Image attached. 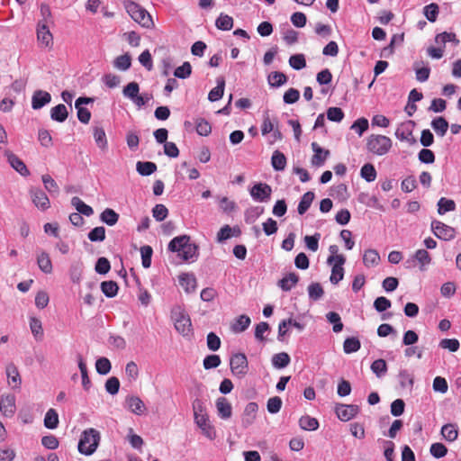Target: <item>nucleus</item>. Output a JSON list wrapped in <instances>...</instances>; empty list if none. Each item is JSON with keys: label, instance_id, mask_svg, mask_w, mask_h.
<instances>
[{"label": "nucleus", "instance_id": "obj_1", "mask_svg": "<svg viewBox=\"0 0 461 461\" xmlns=\"http://www.w3.org/2000/svg\"><path fill=\"white\" fill-rule=\"evenodd\" d=\"M99 441L100 433L95 429L84 430L77 446L79 453L86 456L92 455L96 450Z\"/></svg>", "mask_w": 461, "mask_h": 461}, {"label": "nucleus", "instance_id": "obj_2", "mask_svg": "<svg viewBox=\"0 0 461 461\" xmlns=\"http://www.w3.org/2000/svg\"><path fill=\"white\" fill-rule=\"evenodd\" d=\"M171 319L181 335L187 337L193 333L191 319L181 306L176 305L172 309Z\"/></svg>", "mask_w": 461, "mask_h": 461}, {"label": "nucleus", "instance_id": "obj_3", "mask_svg": "<svg viewBox=\"0 0 461 461\" xmlns=\"http://www.w3.org/2000/svg\"><path fill=\"white\" fill-rule=\"evenodd\" d=\"M123 3L126 12L136 23L144 28L153 26L154 23L151 15L147 10L133 1H124Z\"/></svg>", "mask_w": 461, "mask_h": 461}, {"label": "nucleus", "instance_id": "obj_4", "mask_svg": "<svg viewBox=\"0 0 461 461\" xmlns=\"http://www.w3.org/2000/svg\"><path fill=\"white\" fill-rule=\"evenodd\" d=\"M392 148V140L384 135H370L366 140V149L377 156L385 155Z\"/></svg>", "mask_w": 461, "mask_h": 461}, {"label": "nucleus", "instance_id": "obj_5", "mask_svg": "<svg viewBox=\"0 0 461 461\" xmlns=\"http://www.w3.org/2000/svg\"><path fill=\"white\" fill-rule=\"evenodd\" d=\"M346 262V258L343 255L330 256L327 259L329 265H333L331 269V275L330 281L333 285H337L343 279L344 268L343 265Z\"/></svg>", "mask_w": 461, "mask_h": 461}, {"label": "nucleus", "instance_id": "obj_6", "mask_svg": "<svg viewBox=\"0 0 461 461\" xmlns=\"http://www.w3.org/2000/svg\"><path fill=\"white\" fill-rule=\"evenodd\" d=\"M231 373L240 378L244 377L249 372V362L243 353H236L230 359Z\"/></svg>", "mask_w": 461, "mask_h": 461}, {"label": "nucleus", "instance_id": "obj_7", "mask_svg": "<svg viewBox=\"0 0 461 461\" xmlns=\"http://www.w3.org/2000/svg\"><path fill=\"white\" fill-rule=\"evenodd\" d=\"M431 230L438 239L443 240H451L456 237V230L440 221H431Z\"/></svg>", "mask_w": 461, "mask_h": 461}, {"label": "nucleus", "instance_id": "obj_8", "mask_svg": "<svg viewBox=\"0 0 461 461\" xmlns=\"http://www.w3.org/2000/svg\"><path fill=\"white\" fill-rule=\"evenodd\" d=\"M249 194L254 201L265 203L269 201L272 188L266 183H258L250 188Z\"/></svg>", "mask_w": 461, "mask_h": 461}, {"label": "nucleus", "instance_id": "obj_9", "mask_svg": "<svg viewBox=\"0 0 461 461\" xmlns=\"http://www.w3.org/2000/svg\"><path fill=\"white\" fill-rule=\"evenodd\" d=\"M414 127V121L410 120L402 122L395 131V137L402 141H407L411 145L416 143V140L412 135Z\"/></svg>", "mask_w": 461, "mask_h": 461}, {"label": "nucleus", "instance_id": "obj_10", "mask_svg": "<svg viewBox=\"0 0 461 461\" xmlns=\"http://www.w3.org/2000/svg\"><path fill=\"white\" fill-rule=\"evenodd\" d=\"M359 411V407L355 404L338 403L335 406V412L338 418L342 421H348L353 419Z\"/></svg>", "mask_w": 461, "mask_h": 461}, {"label": "nucleus", "instance_id": "obj_11", "mask_svg": "<svg viewBox=\"0 0 461 461\" xmlns=\"http://www.w3.org/2000/svg\"><path fill=\"white\" fill-rule=\"evenodd\" d=\"M30 194L32 203L37 208L41 211H46L50 208V203L44 191L40 188H31Z\"/></svg>", "mask_w": 461, "mask_h": 461}, {"label": "nucleus", "instance_id": "obj_12", "mask_svg": "<svg viewBox=\"0 0 461 461\" xmlns=\"http://www.w3.org/2000/svg\"><path fill=\"white\" fill-rule=\"evenodd\" d=\"M50 101L51 95L49 92L36 90L32 96V107L34 110H39L48 104Z\"/></svg>", "mask_w": 461, "mask_h": 461}, {"label": "nucleus", "instance_id": "obj_13", "mask_svg": "<svg viewBox=\"0 0 461 461\" xmlns=\"http://www.w3.org/2000/svg\"><path fill=\"white\" fill-rule=\"evenodd\" d=\"M5 156L10 166L20 175L23 176L30 175V171L28 170L26 165L16 155L7 150L5 151Z\"/></svg>", "mask_w": 461, "mask_h": 461}, {"label": "nucleus", "instance_id": "obj_14", "mask_svg": "<svg viewBox=\"0 0 461 461\" xmlns=\"http://www.w3.org/2000/svg\"><path fill=\"white\" fill-rule=\"evenodd\" d=\"M194 422L207 438L211 440L215 438L216 433L213 427L209 422L208 416L194 417Z\"/></svg>", "mask_w": 461, "mask_h": 461}, {"label": "nucleus", "instance_id": "obj_15", "mask_svg": "<svg viewBox=\"0 0 461 461\" xmlns=\"http://www.w3.org/2000/svg\"><path fill=\"white\" fill-rule=\"evenodd\" d=\"M189 242L190 237L188 235L175 237L168 244V250L171 252H176L179 257Z\"/></svg>", "mask_w": 461, "mask_h": 461}, {"label": "nucleus", "instance_id": "obj_16", "mask_svg": "<svg viewBox=\"0 0 461 461\" xmlns=\"http://www.w3.org/2000/svg\"><path fill=\"white\" fill-rule=\"evenodd\" d=\"M125 402L129 410L136 415H142L147 410L143 401L138 396H128Z\"/></svg>", "mask_w": 461, "mask_h": 461}, {"label": "nucleus", "instance_id": "obj_17", "mask_svg": "<svg viewBox=\"0 0 461 461\" xmlns=\"http://www.w3.org/2000/svg\"><path fill=\"white\" fill-rule=\"evenodd\" d=\"M37 38L41 45L50 48L52 46V34L46 23H39L37 28Z\"/></svg>", "mask_w": 461, "mask_h": 461}, {"label": "nucleus", "instance_id": "obj_18", "mask_svg": "<svg viewBox=\"0 0 461 461\" xmlns=\"http://www.w3.org/2000/svg\"><path fill=\"white\" fill-rule=\"evenodd\" d=\"M258 409V406L254 402H249L246 405L242 415V425L244 427H248L254 422Z\"/></svg>", "mask_w": 461, "mask_h": 461}, {"label": "nucleus", "instance_id": "obj_19", "mask_svg": "<svg viewBox=\"0 0 461 461\" xmlns=\"http://www.w3.org/2000/svg\"><path fill=\"white\" fill-rule=\"evenodd\" d=\"M216 409L218 411V415L221 419L227 420L231 417L232 407L225 397H219L216 400Z\"/></svg>", "mask_w": 461, "mask_h": 461}, {"label": "nucleus", "instance_id": "obj_20", "mask_svg": "<svg viewBox=\"0 0 461 461\" xmlns=\"http://www.w3.org/2000/svg\"><path fill=\"white\" fill-rule=\"evenodd\" d=\"M299 282V276L295 273H289L278 281V286L285 292L290 291Z\"/></svg>", "mask_w": 461, "mask_h": 461}, {"label": "nucleus", "instance_id": "obj_21", "mask_svg": "<svg viewBox=\"0 0 461 461\" xmlns=\"http://www.w3.org/2000/svg\"><path fill=\"white\" fill-rule=\"evenodd\" d=\"M179 284L186 293H193L196 288V279L192 274H182L179 276Z\"/></svg>", "mask_w": 461, "mask_h": 461}, {"label": "nucleus", "instance_id": "obj_22", "mask_svg": "<svg viewBox=\"0 0 461 461\" xmlns=\"http://www.w3.org/2000/svg\"><path fill=\"white\" fill-rule=\"evenodd\" d=\"M198 246L191 241L185 246V250L181 253L179 258L184 261H195L198 258Z\"/></svg>", "mask_w": 461, "mask_h": 461}, {"label": "nucleus", "instance_id": "obj_23", "mask_svg": "<svg viewBox=\"0 0 461 461\" xmlns=\"http://www.w3.org/2000/svg\"><path fill=\"white\" fill-rule=\"evenodd\" d=\"M68 116V112L67 110V107L62 104H59L52 107L50 110V118L58 122H65Z\"/></svg>", "mask_w": 461, "mask_h": 461}, {"label": "nucleus", "instance_id": "obj_24", "mask_svg": "<svg viewBox=\"0 0 461 461\" xmlns=\"http://www.w3.org/2000/svg\"><path fill=\"white\" fill-rule=\"evenodd\" d=\"M225 80L223 77L217 78V86L212 88L208 95V99L211 102L220 100L224 93Z\"/></svg>", "mask_w": 461, "mask_h": 461}, {"label": "nucleus", "instance_id": "obj_25", "mask_svg": "<svg viewBox=\"0 0 461 461\" xmlns=\"http://www.w3.org/2000/svg\"><path fill=\"white\" fill-rule=\"evenodd\" d=\"M71 204L76 208L78 213L85 216H91L94 213V210L91 206L86 204L79 197L74 196L71 199Z\"/></svg>", "mask_w": 461, "mask_h": 461}, {"label": "nucleus", "instance_id": "obj_26", "mask_svg": "<svg viewBox=\"0 0 461 461\" xmlns=\"http://www.w3.org/2000/svg\"><path fill=\"white\" fill-rule=\"evenodd\" d=\"M0 410L5 416H12L15 411L14 396L7 395L0 402Z\"/></svg>", "mask_w": 461, "mask_h": 461}, {"label": "nucleus", "instance_id": "obj_27", "mask_svg": "<svg viewBox=\"0 0 461 461\" xmlns=\"http://www.w3.org/2000/svg\"><path fill=\"white\" fill-rule=\"evenodd\" d=\"M314 199V193L312 191L306 192L301 198L299 204H298V213L300 215L304 214L308 209L310 208L312 201Z\"/></svg>", "mask_w": 461, "mask_h": 461}, {"label": "nucleus", "instance_id": "obj_28", "mask_svg": "<svg viewBox=\"0 0 461 461\" xmlns=\"http://www.w3.org/2000/svg\"><path fill=\"white\" fill-rule=\"evenodd\" d=\"M100 220L108 226H113L119 220V214L114 210L106 208L101 212Z\"/></svg>", "mask_w": 461, "mask_h": 461}, {"label": "nucleus", "instance_id": "obj_29", "mask_svg": "<svg viewBox=\"0 0 461 461\" xmlns=\"http://www.w3.org/2000/svg\"><path fill=\"white\" fill-rule=\"evenodd\" d=\"M441 434L446 440L449 442L455 441L458 436L456 425L452 423L445 424L441 428Z\"/></svg>", "mask_w": 461, "mask_h": 461}, {"label": "nucleus", "instance_id": "obj_30", "mask_svg": "<svg viewBox=\"0 0 461 461\" xmlns=\"http://www.w3.org/2000/svg\"><path fill=\"white\" fill-rule=\"evenodd\" d=\"M271 164L275 170L282 171L286 166V158L281 151L275 150L271 158Z\"/></svg>", "mask_w": 461, "mask_h": 461}, {"label": "nucleus", "instance_id": "obj_31", "mask_svg": "<svg viewBox=\"0 0 461 461\" xmlns=\"http://www.w3.org/2000/svg\"><path fill=\"white\" fill-rule=\"evenodd\" d=\"M380 262V256L375 249H367L363 256V263L366 267H371L378 265Z\"/></svg>", "mask_w": 461, "mask_h": 461}, {"label": "nucleus", "instance_id": "obj_32", "mask_svg": "<svg viewBox=\"0 0 461 461\" xmlns=\"http://www.w3.org/2000/svg\"><path fill=\"white\" fill-rule=\"evenodd\" d=\"M37 263L40 269L45 274L52 272V263L48 253L41 252L37 258Z\"/></svg>", "mask_w": 461, "mask_h": 461}, {"label": "nucleus", "instance_id": "obj_33", "mask_svg": "<svg viewBox=\"0 0 461 461\" xmlns=\"http://www.w3.org/2000/svg\"><path fill=\"white\" fill-rule=\"evenodd\" d=\"M299 426L303 430H316L319 428L317 419L308 415L302 416L299 420Z\"/></svg>", "mask_w": 461, "mask_h": 461}, {"label": "nucleus", "instance_id": "obj_34", "mask_svg": "<svg viewBox=\"0 0 461 461\" xmlns=\"http://www.w3.org/2000/svg\"><path fill=\"white\" fill-rule=\"evenodd\" d=\"M268 84L272 87H279L287 82V77L279 71L272 72L267 77Z\"/></svg>", "mask_w": 461, "mask_h": 461}, {"label": "nucleus", "instance_id": "obj_35", "mask_svg": "<svg viewBox=\"0 0 461 461\" xmlns=\"http://www.w3.org/2000/svg\"><path fill=\"white\" fill-rule=\"evenodd\" d=\"M431 127L438 135L443 137L448 129V122L444 117H437L432 120Z\"/></svg>", "mask_w": 461, "mask_h": 461}, {"label": "nucleus", "instance_id": "obj_36", "mask_svg": "<svg viewBox=\"0 0 461 461\" xmlns=\"http://www.w3.org/2000/svg\"><path fill=\"white\" fill-rule=\"evenodd\" d=\"M119 286L115 281H104L101 283V291L109 298L114 297L118 293Z\"/></svg>", "mask_w": 461, "mask_h": 461}, {"label": "nucleus", "instance_id": "obj_37", "mask_svg": "<svg viewBox=\"0 0 461 461\" xmlns=\"http://www.w3.org/2000/svg\"><path fill=\"white\" fill-rule=\"evenodd\" d=\"M136 169L141 176H150L157 170V165L149 161H139L136 164Z\"/></svg>", "mask_w": 461, "mask_h": 461}, {"label": "nucleus", "instance_id": "obj_38", "mask_svg": "<svg viewBox=\"0 0 461 461\" xmlns=\"http://www.w3.org/2000/svg\"><path fill=\"white\" fill-rule=\"evenodd\" d=\"M307 290L310 300L314 302L319 301L324 294V290L321 285L317 282L309 285Z\"/></svg>", "mask_w": 461, "mask_h": 461}, {"label": "nucleus", "instance_id": "obj_39", "mask_svg": "<svg viewBox=\"0 0 461 461\" xmlns=\"http://www.w3.org/2000/svg\"><path fill=\"white\" fill-rule=\"evenodd\" d=\"M290 361V356L285 352L277 353L272 357V365L278 369L287 366Z\"/></svg>", "mask_w": 461, "mask_h": 461}, {"label": "nucleus", "instance_id": "obj_40", "mask_svg": "<svg viewBox=\"0 0 461 461\" xmlns=\"http://www.w3.org/2000/svg\"><path fill=\"white\" fill-rule=\"evenodd\" d=\"M59 425V415L54 409H50L45 414L44 426L47 429H54Z\"/></svg>", "mask_w": 461, "mask_h": 461}, {"label": "nucleus", "instance_id": "obj_41", "mask_svg": "<svg viewBox=\"0 0 461 461\" xmlns=\"http://www.w3.org/2000/svg\"><path fill=\"white\" fill-rule=\"evenodd\" d=\"M94 139L96 145L103 150L107 149V139L104 130L102 127L94 128Z\"/></svg>", "mask_w": 461, "mask_h": 461}, {"label": "nucleus", "instance_id": "obj_42", "mask_svg": "<svg viewBox=\"0 0 461 461\" xmlns=\"http://www.w3.org/2000/svg\"><path fill=\"white\" fill-rule=\"evenodd\" d=\"M250 318L245 314L240 315L232 324L231 330L235 333H240L248 329L250 324Z\"/></svg>", "mask_w": 461, "mask_h": 461}, {"label": "nucleus", "instance_id": "obj_43", "mask_svg": "<svg viewBox=\"0 0 461 461\" xmlns=\"http://www.w3.org/2000/svg\"><path fill=\"white\" fill-rule=\"evenodd\" d=\"M77 358H78V368L80 370L81 377H82V385H83L84 389L87 391V390H89V388L91 386V381L87 375V367H86V363L84 362L83 357L80 355L77 356Z\"/></svg>", "mask_w": 461, "mask_h": 461}, {"label": "nucleus", "instance_id": "obj_44", "mask_svg": "<svg viewBox=\"0 0 461 461\" xmlns=\"http://www.w3.org/2000/svg\"><path fill=\"white\" fill-rule=\"evenodd\" d=\"M370 368L378 378H381L387 372V364L384 359L379 358L371 364Z\"/></svg>", "mask_w": 461, "mask_h": 461}, {"label": "nucleus", "instance_id": "obj_45", "mask_svg": "<svg viewBox=\"0 0 461 461\" xmlns=\"http://www.w3.org/2000/svg\"><path fill=\"white\" fill-rule=\"evenodd\" d=\"M361 347L360 341L357 338H347L343 343V350L346 354H351L359 350Z\"/></svg>", "mask_w": 461, "mask_h": 461}, {"label": "nucleus", "instance_id": "obj_46", "mask_svg": "<svg viewBox=\"0 0 461 461\" xmlns=\"http://www.w3.org/2000/svg\"><path fill=\"white\" fill-rule=\"evenodd\" d=\"M215 25L219 30L230 31L233 27V19L227 14H221L216 19Z\"/></svg>", "mask_w": 461, "mask_h": 461}, {"label": "nucleus", "instance_id": "obj_47", "mask_svg": "<svg viewBox=\"0 0 461 461\" xmlns=\"http://www.w3.org/2000/svg\"><path fill=\"white\" fill-rule=\"evenodd\" d=\"M398 379L402 388H412L414 379L413 376L406 369L400 370L398 374Z\"/></svg>", "mask_w": 461, "mask_h": 461}, {"label": "nucleus", "instance_id": "obj_48", "mask_svg": "<svg viewBox=\"0 0 461 461\" xmlns=\"http://www.w3.org/2000/svg\"><path fill=\"white\" fill-rule=\"evenodd\" d=\"M6 375L9 380V384H14V387L20 386L22 380L19 372L14 364H9L6 366Z\"/></svg>", "mask_w": 461, "mask_h": 461}, {"label": "nucleus", "instance_id": "obj_49", "mask_svg": "<svg viewBox=\"0 0 461 461\" xmlns=\"http://www.w3.org/2000/svg\"><path fill=\"white\" fill-rule=\"evenodd\" d=\"M439 13L438 5L431 3L423 8V14L430 23L436 22Z\"/></svg>", "mask_w": 461, "mask_h": 461}, {"label": "nucleus", "instance_id": "obj_50", "mask_svg": "<svg viewBox=\"0 0 461 461\" xmlns=\"http://www.w3.org/2000/svg\"><path fill=\"white\" fill-rule=\"evenodd\" d=\"M360 175L366 181L373 182L376 178V170L372 164L366 163L361 167Z\"/></svg>", "mask_w": 461, "mask_h": 461}, {"label": "nucleus", "instance_id": "obj_51", "mask_svg": "<svg viewBox=\"0 0 461 461\" xmlns=\"http://www.w3.org/2000/svg\"><path fill=\"white\" fill-rule=\"evenodd\" d=\"M326 319L330 323L333 324V331L338 333L343 330V323L339 313L335 312H330L326 314Z\"/></svg>", "mask_w": 461, "mask_h": 461}, {"label": "nucleus", "instance_id": "obj_52", "mask_svg": "<svg viewBox=\"0 0 461 461\" xmlns=\"http://www.w3.org/2000/svg\"><path fill=\"white\" fill-rule=\"evenodd\" d=\"M113 65L116 68L125 71L131 65V58L128 53L121 55L114 59Z\"/></svg>", "mask_w": 461, "mask_h": 461}, {"label": "nucleus", "instance_id": "obj_53", "mask_svg": "<svg viewBox=\"0 0 461 461\" xmlns=\"http://www.w3.org/2000/svg\"><path fill=\"white\" fill-rule=\"evenodd\" d=\"M414 258L420 264V269L425 270V266L429 265L431 261V258L429 252L425 249H418L414 254Z\"/></svg>", "mask_w": 461, "mask_h": 461}, {"label": "nucleus", "instance_id": "obj_54", "mask_svg": "<svg viewBox=\"0 0 461 461\" xmlns=\"http://www.w3.org/2000/svg\"><path fill=\"white\" fill-rule=\"evenodd\" d=\"M456 209V203L453 200L447 198H440L438 202V214H444L447 212H451Z\"/></svg>", "mask_w": 461, "mask_h": 461}, {"label": "nucleus", "instance_id": "obj_55", "mask_svg": "<svg viewBox=\"0 0 461 461\" xmlns=\"http://www.w3.org/2000/svg\"><path fill=\"white\" fill-rule=\"evenodd\" d=\"M30 328H31L32 335L35 337L36 339H42V336H43L42 324L39 319H37L35 317H32L30 319Z\"/></svg>", "mask_w": 461, "mask_h": 461}, {"label": "nucleus", "instance_id": "obj_56", "mask_svg": "<svg viewBox=\"0 0 461 461\" xmlns=\"http://www.w3.org/2000/svg\"><path fill=\"white\" fill-rule=\"evenodd\" d=\"M141 264L144 268H149L151 265V258L153 249L150 246L146 245L140 248Z\"/></svg>", "mask_w": 461, "mask_h": 461}, {"label": "nucleus", "instance_id": "obj_57", "mask_svg": "<svg viewBox=\"0 0 461 461\" xmlns=\"http://www.w3.org/2000/svg\"><path fill=\"white\" fill-rule=\"evenodd\" d=\"M92 242H101L105 239V229L103 226H98L91 230L87 235Z\"/></svg>", "mask_w": 461, "mask_h": 461}, {"label": "nucleus", "instance_id": "obj_58", "mask_svg": "<svg viewBox=\"0 0 461 461\" xmlns=\"http://www.w3.org/2000/svg\"><path fill=\"white\" fill-rule=\"evenodd\" d=\"M264 212V207L252 206L245 212L247 222H254Z\"/></svg>", "mask_w": 461, "mask_h": 461}, {"label": "nucleus", "instance_id": "obj_59", "mask_svg": "<svg viewBox=\"0 0 461 461\" xmlns=\"http://www.w3.org/2000/svg\"><path fill=\"white\" fill-rule=\"evenodd\" d=\"M196 131L201 136H208L212 131V126L206 120L200 118L195 122Z\"/></svg>", "mask_w": 461, "mask_h": 461}, {"label": "nucleus", "instance_id": "obj_60", "mask_svg": "<svg viewBox=\"0 0 461 461\" xmlns=\"http://www.w3.org/2000/svg\"><path fill=\"white\" fill-rule=\"evenodd\" d=\"M96 372L100 375H107L111 368V362L106 357H100L95 362Z\"/></svg>", "mask_w": 461, "mask_h": 461}, {"label": "nucleus", "instance_id": "obj_61", "mask_svg": "<svg viewBox=\"0 0 461 461\" xmlns=\"http://www.w3.org/2000/svg\"><path fill=\"white\" fill-rule=\"evenodd\" d=\"M289 65L296 70L306 67V60L303 54L292 55L289 59Z\"/></svg>", "mask_w": 461, "mask_h": 461}, {"label": "nucleus", "instance_id": "obj_62", "mask_svg": "<svg viewBox=\"0 0 461 461\" xmlns=\"http://www.w3.org/2000/svg\"><path fill=\"white\" fill-rule=\"evenodd\" d=\"M111 269L110 261L106 258H99L95 263V270L97 274L105 275Z\"/></svg>", "mask_w": 461, "mask_h": 461}, {"label": "nucleus", "instance_id": "obj_63", "mask_svg": "<svg viewBox=\"0 0 461 461\" xmlns=\"http://www.w3.org/2000/svg\"><path fill=\"white\" fill-rule=\"evenodd\" d=\"M192 73V67L189 62L185 61L182 66L176 68L174 72V76L178 78H187Z\"/></svg>", "mask_w": 461, "mask_h": 461}, {"label": "nucleus", "instance_id": "obj_64", "mask_svg": "<svg viewBox=\"0 0 461 461\" xmlns=\"http://www.w3.org/2000/svg\"><path fill=\"white\" fill-rule=\"evenodd\" d=\"M41 180L44 184L46 190L49 193H50V194L57 193L58 194L59 192V187L58 184L50 175H43L41 176Z\"/></svg>", "mask_w": 461, "mask_h": 461}]
</instances>
